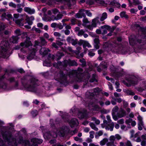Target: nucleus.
<instances>
[{"instance_id": "64", "label": "nucleus", "mask_w": 146, "mask_h": 146, "mask_svg": "<svg viewBox=\"0 0 146 146\" xmlns=\"http://www.w3.org/2000/svg\"><path fill=\"white\" fill-rule=\"evenodd\" d=\"M15 33L18 36L21 35L20 31L19 29L16 30L15 31Z\"/></svg>"}, {"instance_id": "16", "label": "nucleus", "mask_w": 146, "mask_h": 146, "mask_svg": "<svg viewBox=\"0 0 146 146\" xmlns=\"http://www.w3.org/2000/svg\"><path fill=\"white\" fill-rule=\"evenodd\" d=\"M34 19V17L33 16H31L30 17L27 16H26L25 20L26 22L29 25H31L33 23L32 21Z\"/></svg>"}, {"instance_id": "33", "label": "nucleus", "mask_w": 146, "mask_h": 146, "mask_svg": "<svg viewBox=\"0 0 146 146\" xmlns=\"http://www.w3.org/2000/svg\"><path fill=\"white\" fill-rule=\"evenodd\" d=\"M100 66L102 67L103 68H106L107 67L106 63L104 61L102 62L100 65Z\"/></svg>"}, {"instance_id": "40", "label": "nucleus", "mask_w": 146, "mask_h": 146, "mask_svg": "<svg viewBox=\"0 0 146 146\" xmlns=\"http://www.w3.org/2000/svg\"><path fill=\"white\" fill-rule=\"evenodd\" d=\"M94 50V49L90 50L89 51L88 53V55L91 56H94L95 54V53L93 52V51Z\"/></svg>"}, {"instance_id": "30", "label": "nucleus", "mask_w": 146, "mask_h": 146, "mask_svg": "<svg viewBox=\"0 0 146 146\" xmlns=\"http://www.w3.org/2000/svg\"><path fill=\"white\" fill-rule=\"evenodd\" d=\"M108 139L107 138L104 139L102 140L100 142V145H103L105 144L106 143L108 142Z\"/></svg>"}, {"instance_id": "44", "label": "nucleus", "mask_w": 146, "mask_h": 146, "mask_svg": "<svg viewBox=\"0 0 146 146\" xmlns=\"http://www.w3.org/2000/svg\"><path fill=\"white\" fill-rule=\"evenodd\" d=\"M120 15L121 17L128 18V16L126 15L125 13L124 12H121L120 13Z\"/></svg>"}, {"instance_id": "25", "label": "nucleus", "mask_w": 146, "mask_h": 146, "mask_svg": "<svg viewBox=\"0 0 146 146\" xmlns=\"http://www.w3.org/2000/svg\"><path fill=\"white\" fill-rule=\"evenodd\" d=\"M92 36L95 37V38L94 39V44H100V41L98 36H95V35H93Z\"/></svg>"}, {"instance_id": "14", "label": "nucleus", "mask_w": 146, "mask_h": 146, "mask_svg": "<svg viewBox=\"0 0 146 146\" xmlns=\"http://www.w3.org/2000/svg\"><path fill=\"white\" fill-rule=\"evenodd\" d=\"M78 121L76 118L72 119L70 122V124L71 127H73L74 125H78Z\"/></svg>"}, {"instance_id": "45", "label": "nucleus", "mask_w": 146, "mask_h": 146, "mask_svg": "<svg viewBox=\"0 0 146 146\" xmlns=\"http://www.w3.org/2000/svg\"><path fill=\"white\" fill-rule=\"evenodd\" d=\"M7 80L11 83L15 82L16 81L15 78L14 77H10L7 79Z\"/></svg>"}, {"instance_id": "1", "label": "nucleus", "mask_w": 146, "mask_h": 146, "mask_svg": "<svg viewBox=\"0 0 146 146\" xmlns=\"http://www.w3.org/2000/svg\"><path fill=\"white\" fill-rule=\"evenodd\" d=\"M23 35L26 38V39L25 42H21L20 44V45L24 47H28L29 49V54L27 56V58L29 60H31L35 56L36 52L38 50V49L36 46V45H40V41H38L36 40L35 41V45L33 46H32V44L31 42L30 41V38L29 37L27 36V33H25L23 34Z\"/></svg>"}, {"instance_id": "29", "label": "nucleus", "mask_w": 146, "mask_h": 146, "mask_svg": "<svg viewBox=\"0 0 146 146\" xmlns=\"http://www.w3.org/2000/svg\"><path fill=\"white\" fill-rule=\"evenodd\" d=\"M107 17V15L106 13H104L102 14V16L100 18V21H103L104 20L106 19Z\"/></svg>"}, {"instance_id": "8", "label": "nucleus", "mask_w": 146, "mask_h": 146, "mask_svg": "<svg viewBox=\"0 0 146 146\" xmlns=\"http://www.w3.org/2000/svg\"><path fill=\"white\" fill-rule=\"evenodd\" d=\"M83 71V70L82 68H78L77 70L73 72L74 73L76 74V80L77 82H80L82 81L83 75L82 73Z\"/></svg>"}, {"instance_id": "7", "label": "nucleus", "mask_w": 146, "mask_h": 146, "mask_svg": "<svg viewBox=\"0 0 146 146\" xmlns=\"http://www.w3.org/2000/svg\"><path fill=\"white\" fill-rule=\"evenodd\" d=\"M127 80L128 82L127 83L124 81V83L127 86L130 87L131 85L137 84L138 80V78L137 77L134 75H131Z\"/></svg>"}, {"instance_id": "58", "label": "nucleus", "mask_w": 146, "mask_h": 146, "mask_svg": "<svg viewBox=\"0 0 146 146\" xmlns=\"http://www.w3.org/2000/svg\"><path fill=\"white\" fill-rule=\"evenodd\" d=\"M57 27L60 30H61L63 28V25L61 23H59L57 24Z\"/></svg>"}, {"instance_id": "31", "label": "nucleus", "mask_w": 146, "mask_h": 146, "mask_svg": "<svg viewBox=\"0 0 146 146\" xmlns=\"http://www.w3.org/2000/svg\"><path fill=\"white\" fill-rule=\"evenodd\" d=\"M115 137L114 135H111L109 138V140L110 142H109L112 144H114V141L115 140Z\"/></svg>"}, {"instance_id": "12", "label": "nucleus", "mask_w": 146, "mask_h": 146, "mask_svg": "<svg viewBox=\"0 0 146 146\" xmlns=\"http://www.w3.org/2000/svg\"><path fill=\"white\" fill-rule=\"evenodd\" d=\"M50 50L48 48H42L40 50V54L42 55H45L47 54Z\"/></svg>"}, {"instance_id": "27", "label": "nucleus", "mask_w": 146, "mask_h": 146, "mask_svg": "<svg viewBox=\"0 0 146 146\" xmlns=\"http://www.w3.org/2000/svg\"><path fill=\"white\" fill-rule=\"evenodd\" d=\"M63 16V15L59 13L56 17H54V19L56 20H59L60 19H61Z\"/></svg>"}, {"instance_id": "52", "label": "nucleus", "mask_w": 146, "mask_h": 146, "mask_svg": "<svg viewBox=\"0 0 146 146\" xmlns=\"http://www.w3.org/2000/svg\"><path fill=\"white\" fill-rule=\"evenodd\" d=\"M84 33V31L83 30H81L79 31L78 33V36H82L83 35Z\"/></svg>"}, {"instance_id": "36", "label": "nucleus", "mask_w": 146, "mask_h": 146, "mask_svg": "<svg viewBox=\"0 0 146 146\" xmlns=\"http://www.w3.org/2000/svg\"><path fill=\"white\" fill-rule=\"evenodd\" d=\"M85 10L84 9H82L80 10L79 11V13H80L81 15L82 16V17H86V15H85V13L84 12H85Z\"/></svg>"}, {"instance_id": "38", "label": "nucleus", "mask_w": 146, "mask_h": 146, "mask_svg": "<svg viewBox=\"0 0 146 146\" xmlns=\"http://www.w3.org/2000/svg\"><path fill=\"white\" fill-rule=\"evenodd\" d=\"M96 75L95 74H93L92 78L90 80V82H93L95 81L96 80Z\"/></svg>"}, {"instance_id": "19", "label": "nucleus", "mask_w": 146, "mask_h": 146, "mask_svg": "<svg viewBox=\"0 0 146 146\" xmlns=\"http://www.w3.org/2000/svg\"><path fill=\"white\" fill-rule=\"evenodd\" d=\"M68 64L69 66H77L78 65V64L74 60H69L68 61Z\"/></svg>"}, {"instance_id": "9", "label": "nucleus", "mask_w": 146, "mask_h": 146, "mask_svg": "<svg viewBox=\"0 0 146 146\" xmlns=\"http://www.w3.org/2000/svg\"><path fill=\"white\" fill-rule=\"evenodd\" d=\"M137 119L138 120V129L139 130L141 131L142 130L143 127L144 126L143 121V118L140 115H139L137 117Z\"/></svg>"}, {"instance_id": "60", "label": "nucleus", "mask_w": 146, "mask_h": 146, "mask_svg": "<svg viewBox=\"0 0 146 146\" xmlns=\"http://www.w3.org/2000/svg\"><path fill=\"white\" fill-rule=\"evenodd\" d=\"M125 144L126 146H132L131 142L129 141H127L125 143Z\"/></svg>"}, {"instance_id": "43", "label": "nucleus", "mask_w": 146, "mask_h": 146, "mask_svg": "<svg viewBox=\"0 0 146 146\" xmlns=\"http://www.w3.org/2000/svg\"><path fill=\"white\" fill-rule=\"evenodd\" d=\"M76 19L74 18L70 20L71 24L73 25L76 24Z\"/></svg>"}, {"instance_id": "21", "label": "nucleus", "mask_w": 146, "mask_h": 146, "mask_svg": "<svg viewBox=\"0 0 146 146\" xmlns=\"http://www.w3.org/2000/svg\"><path fill=\"white\" fill-rule=\"evenodd\" d=\"M19 38L18 36H13L10 39L11 42L14 43H16L17 42Z\"/></svg>"}, {"instance_id": "32", "label": "nucleus", "mask_w": 146, "mask_h": 146, "mask_svg": "<svg viewBox=\"0 0 146 146\" xmlns=\"http://www.w3.org/2000/svg\"><path fill=\"white\" fill-rule=\"evenodd\" d=\"M125 92L128 95L134 96L135 94V93L131 90H127Z\"/></svg>"}, {"instance_id": "50", "label": "nucleus", "mask_w": 146, "mask_h": 146, "mask_svg": "<svg viewBox=\"0 0 146 146\" xmlns=\"http://www.w3.org/2000/svg\"><path fill=\"white\" fill-rule=\"evenodd\" d=\"M109 28H107L108 30L110 31L111 32H112L115 29L116 27H112L111 28L109 26Z\"/></svg>"}, {"instance_id": "4", "label": "nucleus", "mask_w": 146, "mask_h": 146, "mask_svg": "<svg viewBox=\"0 0 146 146\" xmlns=\"http://www.w3.org/2000/svg\"><path fill=\"white\" fill-rule=\"evenodd\" d=\"M38 80L35 78H32L24 85L26 89L29 91L35 92L37 90V82Z\"/></svg>"}, {"instance_id": "53", "label": "nucleus", "mask_w": 146, "mask_h": 146, "mask_svg": "<svg viewBox=\"0 0 146 146\" xmlns=\"http://www.w3.org/2000/svg\"><path fill=\"white\" fill-rule=\"evenodd\" d=\"M54 36H56V37H60L61 35V34L60 33L58 32H54Z\"/></svg>"}, {"instance_id": "11", "label": "nucleus", "mask_w": 146, "mask_h": 146, "mask_svg": "<svg viewBox=\"0 0 146 146\" xmlns=\"http://www.w3.org/2000/svg\"><path fill=\"white\" fill-rule=\"evenodd\" d=\"M126 115V111L122 109H121L120 111L117 113V116L119 118L123 117Z\"/></svg>"}, {"instance_id": "34", "label": "nucleus", "mask_w": 146, "mask_h": 146, "mask_svg": "<svg viewBox=\"0 0 146 146\" xmlns=\"http://www.w3.org/2000/svg\"><path fill=\"white\" fill-rule=\"evenodd\" d=\"M83 23L82 25L84 26H85L87 24L89 23L88 19L84 17L83 20Z\"/></svg>"}, {"instance_id": "59", "label": "nucleus", "mask_w": 146, "mask_h": 146, "mask_svg": "<svg viewBox=\"0 0 146 146\" xmlns=\"http://www.w3.org/2000/svg\"><path fill=\"white\" fill-rule=\"evenodd\" d=\"M115 136V139H116L118 140H119L121 139V137L119 134H116Z\"/></svg>"}, {"instance_id": "56", "label": "nucleus", "mask_w": 146, "mask_h": 146, "mask_svg": "<svg viewBox=\"0 0 146 146\" xmlns=\"http://www.w3.org/2000/svg\"><path fill=\"white\" fill-rule=\"evenodd\" d=\"M85 12L87 14L88 16L91 17L92 16V13L90 12L89 11L87 10H85Z\"/></svg>"}, {"instance_id": "3", "label": "nucleus", "mask_w": 146, "mask_h": 146, "mask_svg": "<svg viewBox=\"0 0 146 146\" xmlns=\"http://www.w3.org/2000/svg\"><path fill=\"white\" fill-rule=\"evenodd\" d=\"M145 36L144 34L137 35L136 36L133 35L129 37L130 44L132 46L137 43L141 44V45L144 44L145 43Z\"/></svg>"}, {"instance_id": "41", "label": "nucleus", "mask_w": 146, "mask_h": 146, "mask_svg": "<svg viewBox=\"0 0 146 146\" xmlns=\"http://www.w3.org/2000/svg\"><path fill=\"white\" fill-rule=\"evenodd\" d=\"M31 113L33 117H35L38 114V112L36 110H35L33 111Z\"/></svg>"}, {"instance_id": "61", "label": "nucleus", "mask_w": 146, "mask_h": 146, "mask_svg": "<svg viewBox=\"0 0 146 146\" xmlns=\"http://www.w3.org/2000/svg\"><path fill=\"white\" fill-rule=\"evenodd\" d=\"M117 122L119 124H122L124 123V120L123 119H121L117 121Z\"/></svg>"}, {"instance_id": "6", "label": "nucleus", "mask_w": 146, "mask_h": 146, "mask_svg": "<svg viewBox=\"0 0 146 146\" xmlns=\"http://www.w3.org/2000/svg\"><path fill=\"white\" fill-rule=\"evenodd\" d=\"M23 15H20L19 14H14L13 15V21L18 25L22 26H23L24 23L23 21L25 18L23 17Z\"/></svg>"}, {"instance_id": "54", "label": "nucleus", "mask_w": 146, "mask_h": 146, "mask_svg": "<svg viewBox=\"0 0 146 146\" xmlns=\"http://www.w3.org/2000/svg\"><path fill=\"white\" fill-rule=\"evenodd\" d=\"M132 119L131 118H129L126 120L125 121V123L127 124H129L132 121Z\"/></svg>"}, {"instance_id": "49", "label": "nucleus", "mask_w": 146, "mask_h": 146, "mask_svg": "<svg viewBox=\"0 0 146 146\" xmlns=\"http://www.w3.org/2000/svg\"><path fill=\"white\" fill-rule=\"evenodd\" d=\"M79 61L81 62L83 66H85L86 65V62L84 59H81L79 60Z\"/></svg>"}, {"instance_id": "22", "label": "nucleus", "mask_w": 146, "mask_h": 146, "mask_svg": "<svg viewBox=\"0 0 146 146\" xmlns=\"http://www.w3.org/2000/svg\"><path fill=\"white\" fill-rule=\"evenodd\" d=\"M91 120L94 122L95 123L96 125H99L100 123V121L98 119H97L95 117H91Z\"/></svg>"}, {"instance_id": "23", "label": "nucleus", "mask_w": 146, "mask_h": 146, "mask_svg": "<svg viewBox=\"0 0 146 146\" xmlns=\"http://www.w3.org/2000/svg\"><path fill=\"white\" fill-rule=\"evenodd\" d=\"M96 1L97 3L100 4L102 6H106V4L102 0H96Z\"/></svg>"}, {"instance_id": "28", "label": "nucleus", "mask_w": 146, "mask_h": 146, "mask_svg": "<svg viewBox=\"0 0 146 146\" xmlns=\"http://www.w3.org/2000/svg\"><path fill=\"white\" fill-rule=\"evenodd\" d=\"M2 16L8 19H11L12 18V15L10 14H8L7 15H6L5 13L2 15Z\"/></svg>"}, {"instance_id": "13", "label": "nucleus", "mask_w": 146, "mask_h": 146, "mask_svg": "<svg viewBox=\"0 0 146 146\" xmlns=\"http://www.w3.org/2000/svg\"><path fill=\"white\" fill-rule=\"evenodd\" d=\"M99 19V17H97L92 20V26L94 27H96L97 24L100 23Z\"/></svg>"}, {"instance_id": "63", "label": "nucleus", "mask_w": 146, "mask_h": 146, "mask_svg": "<svg viewBox=\"0 0 146 146\" xmlns=\"http://www.w3.org/2000/svg\"><path fill=\"white\" fill-rule=\"evenodd\" d=\"M114 95L115 98L119 97L121 96V95L117 92H115L114 93Z\"/></svg>"}, {"instance_id": "62", "label": "nucleus", "mask_w": 146, "mask_h": 146, "mask_svg": "<svg viewBox=\"0 0 146 146\" xmlns=\"http://www.w3.org/2000/svg\"><path fill=\"white\" fill-rule=\"evenodd\" d=\"M57 24L56 23H52L51 25V27L52 28H55L56 27H57Z\"/></svg>"}, {"instance_id": "42", "label": "nucleus", "mask_w": 146, "mask_h": 146, "mask_svg": "<svg viewBox=\"0 0 146 146\" xmlns=\"http://www.w3.org/2000/svg\"><path fill=\"white\" fill-rule=\"evenodd\" d=\"M52 12L54 14H56L60 13L58 10L56 8L52 9Z\"/></svg>"}, {"instance_id": "15", "label": "nucleus", "mask_w": 146, "mask_h": 146, "mask_svg": "<svg viewBox=\"0 0 146 146\" xmlns=\"http://www.w3.org/2000/svg\"><path fill=\"white\" fill-rule=\"evenodd\" d=\"M25 11L30 14H34L35 12V10L28 7H25L24 9Z\"/></svg>"}, {"instance_id": "18", "label": "nucleus", "mask_w": 146, "mask_h": 146, "mask_svg": "<svg viewBox=\"0 0 146 146\" xmlns=\"http://www.w3.org/2000/svg\"><path fill=\"white\" fill-rule=\"evenodd\" d=\"M31 141L33 143L40 144L42 143V139L35 138L32 139Z\"/></svg>"}, {"instance_id": "48", "label": "nucleus", "mask_w": 146, "mask_h": 146, "mask_svg": "<svg viewBox=\"0 0 146 146\" xmlns=\"http://www.w3.org/2000/svg\"><path fill=\"white\" fill-rule=\"evenodd\" d=\"M71 42L72 45H75L77 44V40L72 39L71 40Z\"/></svg>"}, {"instance_id": "55", "label": "nucleus", "mask_w": 146, "mask_h": 146, "mask_svg": "<svg viewBox=\"0 0 146 146\" xmlns=\"http://www.w3.org/2000/svg\"><path fill=\"white\" fill-rule=\"evenodd\" d=\"M90 138L92 139L94 137V131H91L90 132Z\"/></svg>"}, {"instance_id": "39", "label": "nucleus", "mask_w": 146, "mask_h": 146, "mask_svg": "<svg viewBox=\"0 0 146 146\" xmlns=\"http://www.w3.org/2000/svg\"><path fill=\"white\" fill-rule=\"evenodd\" d=\"M114 124L113 122H111L110 124H109V126L110 127L109 129L110 131H112L113 129V128L114 127Z\"/></svg>"}, {"instance_id": "2", "label": "nucleus", "mask_w": 146, "mask_h": 146, "mask_svg": "<svg viewBox=\"0 0 146 146\" xmlns=\"http://www.w3.org/2000/svg\"><path fill=\"white\" fill-rule=\"evenodd\" d=\"M10 50L11 48L7 41H5L1 42L0 49V58H5L8 57L10 54Z\"/></svg>"}, {"instance_id": "51", "label": "nucleus", "mask_w": 146, "mask_h": 146, "mask_svg": "<svg viewBox=\"0 0 146 146\" xmlns=\"http://www.w3.org/2000/svg\"><path fill=\"white\" fill-rule=\"evenodd\" d=\"M100 112L101 113L103 114H106L108 112V110L105 109H102L101 110Z\"/></svg>"}, {"instance_id": "24", "label": "nucleus", "mask_w": 146, "mask_h": 146, "mask_svg": "<svg viewBox=\"0 0 146 146\" xmlns=\"http://www.w3.org/2000/svg\"><path fill=\"white\" fill-rule=\"evenodd\" d=\"M5 26L2 23H0V36H1L3 33L2 31L5 29Z\"/></svg>"}, {"instance_id": "37", "label": "nucleus", "mask_w": 146, "mask_h": 146, "mask_svg": "<svg viewBox=\"0 0 146 146\" xmlns=\"http://www.w3.org/2000/svg\"><path fill=\"white\" fill-rule=\"evenodd\" d=\"M60 76L62 79H65L66 78V76L64 74L62 71L60 72Z\"/></svg>"}, {"instance_id": "5", "label": "nucleus", "mask_w": 146, "mask_h": 146, "mask_svg": "<svg viewBox=\"0 0 146 146\" xmlns=\"http://www.w3.org/2000/svg\"><path fill=\"white\" fill-rule=\"evenodd\" d=\"M69 130L67 127L62 129L61 130L58 132L56 131L55 132L54 134L52 135L51 133L50 132H47L44 134V136H46L48 139L52 137H57V134H60L61 136H64L65 134L67 133L68 132Z\"/></svg>"}, {"instance_id": "57", "label": "nucleus", "mask_w": 146, "mask_h": 146, "mask_svg": "<svg viewBox=\"0 0 146 146\" xmlns=\"http://www.w3.org/2000/svg\"><path fill=\"white\" fill-rule=\"evenodd\" d=\"M75 17L78 18H82V16L81 15L80 13L79 12L78 13L75 15Z\"/></svg>"}, {"instance_id": "46", "label": "nucleus", "mask_w": 146, "mask_h": 146, "mask_svg": "<svg viewBox=\"0 0 146 146\" xmlns=\"http://www.w3.org/2000/svg\"><path fill=\"white\" fill-rule=\"evenodd\" d=\"M121 128L122 130L124 131H126L128 129V128L126 127V125H121Z\"/></svg>"}, {"instance_id": "17", "label": "nucleus", "mask_w": 146, "mask_h": 146, "mask_svg": "<svg viewBox=\"0 0 146 146\" xmlns=\"http://www.w3.org/2000/svg\"><path fill=\"white\" fill-rule=\"evenodd\" d=\"M39 38L40 46H44L47 45V42L43 37H40Z\"/></svg>"}, {"instance_id": "20", "label": "nucleus", "mask_w": 146, "mask_h": 146, "mask_svg": "<svg viewBox=\"0 0 146 146\" xmlns=\"http://www.w3.org/2000/svg\"><path fill=\"white\" fill-rule=\"evenodd\" d=\"M80 42L83 44V46L84 47L85 46H87L88 47H91V46L90 44L87 41L83 40H80Z\"/></svg>"}, {"instance_id": "26", "label": "nucleus", "mask_w": 146, "mask_h": 146, "mask_svg": "<svg viewBox=\"0 0 146 146\" xmlns=\"http://www.w3.org/2000/svg\"><path fill=\"white\" fill-rule=\"evenodd\" d=\"M89 125L91 127L96 131L98 130V128L97 127L94 123L91 122L89 123Z\"/></svg>"}, {"instance_id": "10", "label": "nucleus", "mask_w": 146, "mask_h": 146, "mask_svg": "<svg viewBox=\"0 0 146 146\" xmlns=\"http://www.w3.org/2000/svg\"><path fill=\"white\" fill-rule=\"evenodd\" d=\"M78 116L79 118L82 119L86 118L87 117V115L86 111L83 112L79 111L78 114Z\"/></svg>"}, {"instance_id": "47", "label": "nucleus", "mask_w": 146, "mask_h": 146, "mask_svg": "<svg viewBox=\"0 0 146 146\" xmlns=\"http://www.w3.org/2000/svg\"><path fill=\"white\" fill-rule=\"evenodd\" d=\"M9 5L10 7H12L14 8H16V5L14 3L12 2H11L9 3Z\"/></svg>"}, {"instance_id": "35", "label": "nucleus", "mask_w": 146, "mask_h": 146, "mask_svg": "<svg viewBox=\"0 0 146 146\" xmlns=\"http://www.w3.org/2000/svg\"><path fill=\"white\" fill-rule=\"evenodd\" d=\"M119 110V108L117 106H115L112 109V111L113 113H115Z\"/></svg>"}]
</instances>
